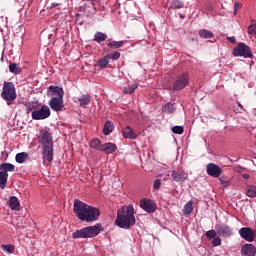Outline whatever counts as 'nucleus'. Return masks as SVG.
Here are the masks:
<instances>
[{
    "mask_svg": "<svg viewBox=\"0 0 256 256\" xmlns=\"http://www.w3.org/2000/svg\"><path fill=\"white\" fill-rule=\"evenodd\" d=\"M73 211L80 221H87V223L97 221L101 215V211L98 208L89 206V204L79 199L74 200Z\"/></svg>",
    "mask_w": 256,
    "mask_h": 256,
    "instance_id": "f257e3e1",
    "label": "nucleus"
},
{
    "mask_svg": "<svg viewBox=\"0 0 256 256\" xmlns=\"http://www.w3.org/2000/svg\"><path fill=\"white\" fill-rule=\"evenodd\" d=\"M38 142L42 145L43 163H53V134L48 128L39 131Z\"/></svg>",
    "mask_w": 256,
    "mask_h": 256,
    "instance_id": "f03ea898",
    "label": "nucleus"
},
{
    "mask_svg": "<svg viewBox=\"0 0 256 256\" xmlns=\"http://www.w3.org/2000/svg\"><path fill=\"white\" fill-rule=\"evenodd\" d=\"M115 223L121 229H130L133 227L136 223L135 208H133V205L122 206L118 209Z\"/></svg>",
    "mask_w": 256,
    "mask_h": 256,
    "instance_id": "7ed1b4c3",
    "label": "nucleus"
},
{
    "mask_svg": "<svg viewBox=\"0 0 256 256\" xmlns=\"http://www.w3.org/2000/svg\"><path fill=\"white\" fill-rule=\"evenodd\" d=\"M26 113H31L34 121H43L51 117V109L47 105H41L37 102H29L26 104Z\"/></svg>",
    "mask_w": 256,
    "mask_h": 256,
    "instance_id": "20e7f679",
    "label": "nucleus"
},
{
    "mask_svg": "<svg viewBox=\"0 0 256 256\" xmlns=\"http://www.w3.org/2000/svg\"><path fill=\"white\" fill-rule=\"evenodd\" d=\"M48 91H51L52 95H55V97H53L49 101V106L52 111H56L57 113L58 111H63V107H65V105L63 104V95H65L63 88L59 86H49Z\"/></svg>",
    "mask_w": 256,
    "mask_h": 256,
    "instance_id": "39448f33",
    "label": "nucleus"
},
{
    "mask_svg": "<svg viewBox=\"0 0 256 256\" xmlns=\"http://www.w3.org/2000/svg\"><path fill=\"white\" fill-rule=\"evenodd\" d=\"M103 231V226L100 223L95 224L94 226H87L80 230H76L72 233L73 239H91L97 237L99 233Z\"/></svg>",
    "mask_w": 256,
    "mask_h": 256,
    "instance_id": "423d86ee",
    "label": "nucleus"
},
{
    "mask_svg": "<svg viewBox=\"0 0 256 256\" xmlns=\"http://www.w3.org/2000/svg\"><path fill=\"white\" fill-rule=\"evenodd\" d=\"M1 97L4 101H15L17 99V92L15 91V84L13 82H4Z\"/></svg>",
    "mask_w": 256,
    "mask_h": 256,
    "instance_id": "0eeeda50",
    "label": "nucleus"
},
{
    "mask_svg": "<svg viewBox=\"0 0 256 256\" xmlns=\"http://www.w3.org/2000/svg\"><path fill=\"white\" fill-rule=\"evenodd\" d=\"M232 55H234V57H244V59H253L251 48L243 42L237 44L233 49Z\"/></svg>",
    "mask_w": 256,
    "mask_h": 256,
    "instance_id": "6e6552de",
    "label": "nucleus"
},
{
    "mask_svg": "<svg viewBox=\"0 0 256 256\" xmlns=\"http://www.w3.org/2000/svg\"><path fill=\"white\" fill-rule=\"evenodd\" d=\"M189 85V74L183 73L178 76L174 82L173 89L175 91H181V89H185Z\"/></svg>",
    "mask_w": 256,
    "mask_h": 256,
    "instance_id": "1a4fd4ad",
    "label": "nucleus"
},
{
    "mask_svg": "<svg viewBox=\"0 0 256 256\" xmlns=\"http://www.w3.org/2000/svg\"><path fill=\"white\" fill-rule=\"evenodd\" d=\"M139 207L143 209V211H146V213H155V211H157V204L149 198L141 199Z\"/></svg>",
    "mask_w": 256,
    "mask_h": 256,
    "instance_id": "9d476101",
    "label": "nucleus"
},
{
    "mask_svg": "<svg viewBox=\"0 0 256 256\" xmlns=\"http://www.w3.org/2000/svg\"><path fill=\"white\" fill-rule=\"evenodd\" d=\"M240 237L244 239V241H248V243H253L255 241V230L250 227H242L238 231Z\"/></svg>",
    "mask_w": 256,
    "mask_h": 256,
    "instance_id": "9b49d317",
    "label": "nucleus"
},
{
    "mask_svg": "<svg viewBox=\"0 0 256 256\" xmlns=\"http://www.w3.org/2000/svg\"><path fill=\"white\" fill-rule=\"evenodd\" d=\"M206 173L210 177H214L217 179L218 177H221V173H223V170H221V167L215 163H209L206 166Z\"/></svg>",
    "mask_w": 256,
    "mask_h": 256,
    "instance_id": "f8f14e48",
    "label": "nucleus"
},
{
    "mask_svg": "<svg viewBox=\"0 0 256 256\" xmlns=\"http://www.w3.org/2000/svg\"><path fill=\"white\" fill-rule=\"evenodd\" d=\"M216 231L220 237H231L233 235V231L231 230V227L227 225H217Z\"/></svg>",
    "mask_w": 256,
    "mask_h": 256,
    "instance_id": "ddd939ff",
    "label": "nucleus"
},
{
    "mask_svg": "<svg viewBox=\"0 0 256 256\" xmlns=\"http://www.w3.org/2000/svg\"><path fill=\"white\" fill-rule=\"evenodd\" d=\"M241 255L242 256H255L256 255V247L253 244H244L241 247Z\"/></svg>",
    "mask_w": 256,
    "mask_h": 256,
    "instance_id": "4468645a",
    "label": "nucleus"
},
{
    "mask_svg": "<svg viewBox=\"0 0 256 256\" xmlns=\"http://www.w3.org/2000/svg\"><path fill=\"white\" fill-rule=\"evenodd\" d=\"M100 151L106 153V155H111V153H115V151H117V145L107 142L101 145Z\"/></svg>",
    "mask_w": 256,
    "mask_h": 256,
    "instance_id": "2eb2a0df",
    "label": "nucleus"
},
{
    "mask_svg": "<svg viewBox=\"0 0 256 256\" xmlns=\"http://www.w3.org/2000/svg\"><path fill=\"white\" fill-rule=\"evenodd\" d=\"M122 135H123L124 139H135L137 137V133H135V131H133V128H131V126H126L122 130Z\"/></svg>",
    "mask_w": 256,
    "mask_h": 256,
    "instance_id": "dca6fc26",
    "label": "nucleus"
},
{
    "mask_svg": "<svg viewBox=\"0 0 256 256\" xmlns=\"http://www.w3.org/2000/svg\"><path fill=\"white\" fill-rule=\"evenodd\" d=\"M171 177L174 181H185L188 177V174L183 171H172Z\"/></svg>",
    "mask_w": 256,
    "mask_h": 256,
    "instance_id": "f3484780",
    "label": "nucleus"
},
{
    "mask_svg": "<svg viewBox=\"0 0 256 256\" xmlns=\"http://www.w3.org/2000/svg\"><path fill=\"white\" fill-rule=\"evenodd\" d=\"M74 103H79V105L81 107H83L85 105H89V103H91V95L83 94L82 96L77 98V100H75V98H74Z\"/></svg>",
    "mask_w": 256,
    "mask_h": 256,
    "instance_id": "a211bd4d",
    "label": "nucleus"
},
{
    "mask_svg": "<svg viewBox=\"0 0 256 256\" xmlns=\"http://www.w3.org/2000/svg\"><path fill=\"white\" fill-rule=\"evenodd\" d=\"M9 207L12 211H19L21 209V203H19V199L15 196H11L9 199Z\"/></svg>",
    "mask_w": 256,
    "mask_h": 256,
    "instance_id": "6ab92c4d",
    "label": "nucleus"
},
{
    "mask_svg": "<svg viewBox=\"0 0 256 256\" xmlns=\"http://www.w3.org/2000/svg\"><path fill=\"white\" fill-rule=\"evenodd\" d=\"M138 87H139L138 83L130 84V85L124 87L122 93H123V95H133V93H135V90H137Z\"/></svg>",
    "mask_w": 256,
    "mask_h": 256,
    "instance_id": "aec40b11",
    "label": "nucleus"
},
{
    "mask_svg": "<svg viewBox=\"0 0 256 256\" xmlns=\"http://www.w3.org/2000/svg\"><path fill=\"white\" fill-rule=\"evenodd\" d=\"M0 171H2V173H13L15 171V165L7 162L2 163L0 164Z\"/></svg>",
    "mask_w": 256,
    "mask_h": 256,
    "instance_id": "412c9836",
    "label": "nucleus"
},
{
    "mask_svg": "<svg viewBox=\"0 0 256 256\" xmlns=\"http://www.w3.org/2000/svg\"><path fill=\"white\" fill-rule=\"evenodd\" d=\"M7 179H9V173L0 171V189L7 187Z\"/></svg>",
    "mask_w": 256,
    "mask_h": 256,
    "instance_id": "4be33fe9",
    "label": "nucleus"
},
{
    "mask_svg": "<svg viewBox=\"0 0 256 256\" xmlns=\"http://www.w3.org/2000/svg\"><path fill=\"white\" fill-rule=\"evenodd\" d=\"M183 215H191L193 213V200L188 201L182 210Z\"/></svg>",
    "mask_w": 256,
    "mask_h": 256,
    "instance_id": "5701e85b",
    "label": "nucleus"
},
{
    "mask_svg": "<svg viewBox=\"0 0 256 256\" xmlns=\"http://www.w3.org/2000/svg\"><path fill=\"white\" fill-rule=\"evenodd\" d=\"M113 129H115V126L112 124V122L107 121L103 128L104 135H111V133H113Z\"/></svg>",
    "mask_w": 256,
    "mask_h": 256,
    "instance_id": "b1692460",
    "label": "nucleus"
},
{
    "mask_svg": "<svg viewBox=\"0 0 256 256\" xmlns=\"http://www.w3.org/2000/svg\"><path fill=\"white\" fill-rule=\"evenodd\" d=\"M185 3L183 0H173L170 4V9H183Z\"/></svg>",
    "mask_w": 256,
    "mask_h": 256,
    "instance_id": "393cba45",
    "label": "nucleus"
},
{
    "mask_svg": "<svg viewBox=\"0 0 256 256\" xmlns=\"http://www.w3.org/2000/svg\"><path fill=\"white\" fill-rule=\"evenodd\" d=\"M125 45V41H112L107 44L109 49H119Z\"/></svg>",
    "mask_w": 256,
    "mask_h": 256,
    "instance_id": "a878e982",
    "label": "nucleus"
},
{
    "mask_svg": "<svg viewBox=\"0 0 256 256\" xmlns=\"http://www.w3.org/2000/svg\"><path fill=\"white\" fill-rule=\"evenodd\" d=\"M9 71L10 73H14V75H20L21 67L17 63H11L9 64Z\"/></svg>",
    "mask_w": 256,
    "mask_h": 256,
    "instance_id": "bb28decb",
    "label": "nucleus"
},
{
    "mask_svg": "<svg viewBox=\"0 0 256 256\" xmlns=\"http://www.w3.org/2000/svg\"><path fill=\"white\" fill-rule=\"evenodd\" d=\"M162 111H163V113L172 114L174 111H176L175 104L170 102V103L164 105L162 107Z\"/></svg>",
    "mask_w": 256,
    "mask_h": 256,
    "instance_id": "cd10ccee",
    "label": "nucleus"
},
{
    "mask_svg": "<svg viewBox=\"0 0 256 256\" xmlns=\"http://www.w3.org/2000/svg\"><path fill=\"white\" fill-rule=\"evenodd\" d=\"M90 147L92 149H96L97 151H101V140L98 138H94L90 142Z\"/></svg>",
    "mask_w": 256,
    "mask_h": 256,
    "instance_id": "c85d7f7f",
    "label": "nucleus"
},
{
    "mask_svg": "<svg viewBox=\"0 0 256 256\" xmlns=\"http://www.w3.org/2000/svg\"><path fill=\"white\" fill-rule=\"evenodd\" d=\"M198 34L201 39H211L213 37V32L209 30H200Z\"/></svg>",
    "mask_w": 256,
    "mask_h": 256,
    "instance_id": "c756f323",
    "label": "nucleus"
},
{
    "mask_svg": "<svg viewBox=\"0 0 256 256\" xmlns=\"http://www.w3.org/2000/svg\"><path fill=\"white\" fill-rule=\"evenodd\" d=\"M109 57L106 55L104 56L103 58H101L99 61H98V67H100V69H105L107 68V65H109Z\"/></svg>",
    "mask_w": 256,
    "mask_h": 256,
    "instance_id": "7c9ffc66",
    "label": "nucleus"
},
{
    "mask_svg": "<svg viewBox=\"0 0 256 256\" xmlns=\"http://www.w3.org/2000/svg\"><path fill=\"white\" fill-rule=\"evenodd\" d=\"M107 40V35H105V33L103 32H97L94 35V41H96L97 43H101L102 41H106Z\"/></svg>",
    "mask_w": 256,
    "mask_h": 256,
    "instance_id": "2f4dec72",
    "label": "nucleus"
},
{
    "mask_svg": "<svg viewBox=\"0 0 256 256\" xmlns=\"http://www.w3.org/2000/svg\"><path fill=\"white\" fill-rule=\"evenodd\" d=\"M27 157H29L27 152H22V153L16 154V158L15 159H16L17 163H25V159H27Z\"/></svg>",
    "mask_w": 256,
    "mask_h": 256,
    "instance_id": "473e14b6",
    "label": "nucleus"
},
{
    "mask_svg": "<svg viewBox=\"0 0 256 256\" xmlns=\"http://www.w3.org/2000/svg\"><path fill=\"white\" fill-rule=\"evenodd\" d=\"M246 195L248 197H256V186L249 185L246 187Z\"/></svg>",
    "mask_w": 256,
    "mask_h": 256,
    "instance_id": "72a5a7b5",
    "label": "nucleus"
},
{
    "mask_svg": "<svg viewBox=\"0 0 256 256\" xmlns=\"http://www.w3.org/2000/svg\"><path fill=\"white\" fill-rule=\"evenodd\" d=\"M220 181V185L221 187H223V189H227V187H229V185H231V180H229V178L222 176L219 179Z\"/></svg>",
    "mask_w": 256,
    "mask_h": 256,
    "instance_id": "f704fd0d",
    "label": "nucleus"
},
{
    "mask_svg": "<svg viewBox=\"0 0 256 256\" xmlns=\"http://www.w3.org/2000/svg\"><path fill=\"white\" fill-rule=\"evenodd\" d=\"M108 59L111 61H119V59H121V53L120 52H113V53H109L107 54Z\"/></svg>",
    "mask_w": 256,
    "mask_h": 256,
    "instance_id": "c9c22d12",
    "label": "nucleus"
},
{
    "mask_svg": "<svg viewBox=\"0 0 256 256\" xmlns=\"http://www.w3.org/2000/svg\"><path fill=\"white\" fill-rule=\"evenodd\" d=\"M183 131H184L183 126L172 127V133H175V135H183Z\"/></svg>",
    "mask_w": 256,
    "mask_h": 256,
    "instance_id": "e433bc0d",
    "label": "nucleus"
},
{
    "mask_svg": "<svg viewBox=\"0 0 256 256\" xmlns=\"http://www.w3.org/2000/svg\"><path fill=\"white\" fill-rule=\"evenodd\" d=\"M3 251H6V253H13L15 251V246L12 244L2 245Z\"/></svg>",
    "mask_w": 256,
    "mask_h": 256,
    "instance_id": "4c0bfd02",
    "label": "nucleus"
},
{
    "mask_svg": "<svg viewBox=\"0 0 256 256\" xmlns=\"http://www.w3.org/2000/svg\"><path fill=\"white\" fill-rule=\"evenodd\" d=\"M205 235L208 239H215V237H217V232L215 230H208Z\"/></svg>",
    "mask_w": 256,
    "mask_h": 256,
    "instance_id": "58836bf2",
    "label": "nucleus"
},
{
    "mask_svg": "<svg viewBox=\"0 0 256 256\" xmlns=\"http://www.w3.org/2000/svg\"><path fill=\"white\" fill-rule=\"evenodd\" d=\"M153 189L155 191H159V189H161V179H156L153 182Z\"/></svg>",
    "mask_w": 256,
    "mask_h": 256,
    "instance_id": "ea45409f",
    "label": "nucleus"
},
{
    "mask_svg": "<svg viewBox=\"0 0 256 256\" xmlns=\"http://www.w3.org/2000/svg\"><path fill=\"white\" fill-rule=\"evenodd\" d=\"M248 33L249 35H256V24L250 25L248 27Z\"/></svg>",
    "mask_w": 256,
    "mask_h": 256,
    "instance_id": "a19ab883",
    "label": "nucleus"
},
{
    "mask_svg": "<svg viewBox=\"0 0 256 256\" xmlns=\"http://www.w3.org/2000/svg\"><path fill=\"white\" fill-rule=\"evenodd\" d=\"M243 7L241 2H235L234 4V15H237V11Z\"/></svg>",
    "mask_w": 256,
    "mask_h": 256,
    "instance_id": "79ce46f5",
    "label": "nucleus"
},
{
    "mask_svg": "<svg viewBox=\"0 0 256 256\" xmlns=\"http://www.w3.org/2000/svg\"><path fill=\"white\" fill-rule=\"evenodd\" d=\"M212 245L213 247H219V245H221V239L219 237L213 238Z\"/></svg>",
    "mask_w": 256,
    "mask_h": 256,
    "instance_id": "37998d69",
    "label": "nucleus"
},
{
    "mask_svg": "<svg viewBox=\"0 0 256 256\" xmlns=\"http://www.w3.org/2000/svg\"><path fill=\"white\" fill-rule=\"evenodd\" d=\"M228 41H230V43H235L236 39L235 37H229Z\"/></svg>",
    "mask_w": 256,
    "mask_h": 256,
    "instance_id": "c03bdc74",
    "label": "nucleus"
},
{
    "mask_svg": "<svg viewBox=\"0 0 256 256\" xmlns=\"http://www.w3.org/2000/svg\"><path fill=\"white\" fill-rule=\"evenodd\" d=\"M244 179H249V174H243Z\"/></svg>",
    "mask_w": 256,
    "mask_h": 256,
    "instance_id": "a18cd8bd",
    "label": "nucleus"
},
{
    "mask_svg": "<svg viewBox=\"0 0 256 256\" xmlns=\"http://www.w3.org/2000/svg\"><path fill=\"white\" fill-rule=\"evenodd\" d=\"M59 4L53 3L51 7H57Z\"/></svg>",
    "mask_w": 256,
    "mask_h": 256,
    "instance_id": "49530a36",
    "label": "nucleus"
},
{
    "mask_svg": "<svg viewBox=\"0 0 256 256\" xmlns=\"http://www.w3.org/2000/svg\"><path fill=\"white\" fill-rule=\"evenodd\" d=\"M12 102H13V101H7V105H8V106L11 105Z\"/></svg>",
    "mask_w": 256,
    "mask_h": 256,
    "instance_id": "de8ad7c7",
    "label": "nucleus"
},
{
    "mask_svg": "<svg viewBox=\"0 0 256 256\" xmlns=\"http://www.w3.org/2000/svg\"><path fill=\"white\" fill-rule=\"evenodd\" d=\"M238 106L240 107V109H243V105H241V103H239Z\"/></svg>",
    "mask_w": 256,
    "mask_h": 256,
    "instance_id": "09e8293b",
    "label": "nucleus"
},
{
    "mask_svg": "<svg viewBox=\"0 0 256 256\" xmlns=\"http://www.w3.org/2000/svg\"><path fill=\"white\" fill-rule=\"evenodd\" d=\"M209 10H210V11L213 10V6H210V7H209Z\"/></svg>",
    "mask_w": 256,
    "mask_h": 256,
    "instance_id": "8fccbe9b",
    "label": "nucleus"
},
{
    "mask_svg": "<svg viewBox=\"0 0 256 256\" xmlns=\"http://www.w3.org/2000/svg\"><path fill=\"white\" fill-rule=\"evenodd\" d=\"M180 17H183V15L180 14Z\"/></svg>",
    "mask_w": 256,
    "mask_h": 256,
    "instance_id": "3c124183",
    "label": "nucleus"
}]
</instances>
